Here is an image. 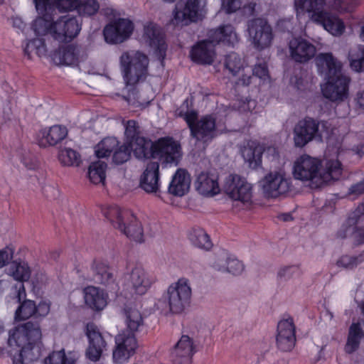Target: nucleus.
Here are the masks:
<instances>
[{
	"label": "nucleus",
	"mask_w": 364,
	"mask_h": 364,
	"mask_svg": "<svg viewBox=\"0 0 364 364\" xmlns=\"http://www.w3.org/2000/svg\"><path fill=\"white\" fill-rule=\"evenodd\" d=\"M42 332L38 323L26 322L10 331L8 343L10 346L21 348L13 358V364H30L38 360L43 349Z\"/></svg>",
	"instance_id": "nucleus-1"
},
{
	"label": "nucleus",
	"mask_w": 364,
	"mask_h": 364,
	"mask_svg": "<svg viewBox=\"0 0 364 364\" xmlns=\"http://www.w3.org/2000/svg\"><path fill=\"white\" fill-rule=\"evenodd\" d=\"M321 75L326 80L323 96L331 101H343L348 97L350 79L342 73V64L331 53H319L316 58Z\"/></svg>",
	"instance_id": "nucleus-2"
},
{
	"label": "nucleus",
	"mask_w": 364,
	"mask_h": 364,
	"mask_svg": "<svg viewBox=\"0 0 364 364\" xmlns=\"http://www.w3.org/2000/svg\"><path fill=\"white\" fill-rule=\"evenodd\" d=\"M237 41V34L231 25H225L212 30L209 33V39L198 43L190 53L193 61L198 64L210 65L214 61L215 44L223 43L225 45H233Z\"/></svg>",
	"instance_id": "nucleus-3"
},
{
	"label": "nucleus",
	"mask_w": 364,
	"mask_h": 364,
	"mask_svg": "<svg viewBox=\"0 0 364 364\" xmlns=\"http://www.w3.org/2000/svg\"><path fill=\"white\" fill-rule=\"evenodd\" d=\"M119 63L127 85L144 81L148 75V57L139 51H127L122 54Z\"/></svg>",
	"instance_id": "nucleus-4"
},
{
	"label": "nucleus",
	"mask_w": 364,
	"mask_h": 364,
	"mask_svg": "<svg viewBox=\"0 0 364 364\" xmlns=\"http://www.w3.org/2000/svg\"><path fill=\"white\" fill-rule=\"evenodd\" d=\"M192 289L190 281L181 277L168 286L164 294L168 310L173 314H181L190 306Z\"/></svg>",
	"instance_id": "nucleus-5"
},
{
	"label": "nucleus",
	"mask_w": 364,
	"mask_h": 364,
	"mask_svg": "<svg viewBox=\"0 0 364 364\" xmlns=\"http://www.w3.org/2000/svg\"><path fill=\"white\" fill-rule=\"evenodd\" d=\"M321 161L309 155L301 156L294 163V176L296 179L309 181L311 188L321 187Z\"/></svg>",
	"instance_id": "nucleus-6"
},
{
	"label": "nucleus",
	"mask_w": 364,
	"mask_h": 364,
	"mask_svg": "<svg viewBox=\"0 0 364 364\" xmlns=\"http://www.w3.org/2000/svg\"><path fill=\"white\" fill-rule=\"evenodd\" d=\"M247 28L249 40L255 48L261 50L271 46L274 33L271 25L266 18L250 19L247 21Z\"/></svg>",
	"instance_id": "nucleus-7"
},
{
	"label": "nucleus",
	"mask_w": 364,
	"mask_h": 364,
	"mask_svg": "<svg viewBox=\"0 0 364 364\" xmlns=\"http://www.w3.org/2000/svg\"><path fill=\"white\" fill-rule=\"evenodd\" d=\"M326 122L310 117H305L298 121L293 129V140L295 147L303 148L310 141L319 138L321 139L322 134L319 126L325 127Z\"/></svg>",
	"instance_id": "nucleus-8"
},
{
	"label": "nucleus",
	"mask_w": 364,
	"mask_h": 364,
	"mask_svg": "<svg viewBox=\"0 0 364 364\" xmlns=\"http://www.w3.org/2000/svg\"><path fill=\"white\" fill-rule=\"evenodd\" d=\"M207 0H188L186 4H178L174 13V23L187 26L202 20L206 14Z\"/></svg>",
	"instance_id": "nucleus-9"
},
{
	"label": "nucleus",
	"mask_w": 364,
	"mask_h": 364,
	"mask_svg": "<svg viewBox=\"0 0 364 364\" xmlns=\"http://www.w3.org/2000/svg\"><path fill=\"white\" fill-rule=\"evenodd\" d=\"M181 156V144L173 137L164 136L155 141L153 159H159L163 164L176 166Z\"/></svg>",
	"instance_id": "nucleus-10"
},
{
	"label": "nucleus",
	"mask_w": 364,
	"mask_h": 364,
	"mask_svg": "<svg viewBox=\"0 0 364 364\" xmlns=\"http://www.w3.org/2000/svg\"><path fill=\"white\" fill-rule=\"evenodd\" d=\"M80 30L79 21L70 15L60 16L50 25V35L59 42L72 40L78 35Z\"/></svg>",
	"instance_id": "nucleus-11"
},
{
	"label": "nucleus",
	"mask_w": 364,
	"mask_h": 364,
	"mask_svg": "<svg viewBox=\"0 0 364 364\" xmlns=\"http://www.w3.org/2000/svg\"><path fill=\"white\" fill-rule=\"evenodd\" d=\"M358 0H295L297 10L317 11L323 8L333 9L339 11H351Z\"/></svg>",
	"instance_id": "nucleus-12"
},
{
	"label": "nucleus",
	"mask_w": 364,
	"mask_h": 364,
	"mask_svg": "<svg viewBox=\"0 0 364 364\" xmlns=\"http://www.w3.org/2000/svg\"><path fill=\"white\" fill-rule=\"evenodd\" d=\"M219 135L216 127V118L212 114L203 116L194 127H191V136L196 142L207 146L214 138Z\"/></svg>",
	"instance_id": "nucleus-13"
},
{
	"label": "nucleus",
	"mask_w": 364,
	"mask_h": 364,
	"mask_svg": "<svg viewBox=\"0 0 364 364\" xmlns=\"http://www.w3.org/2000/svg\"><path fill=\"white\" fill-rule=\"evenodd\" d=\"M263 192L267 197L277 198L291 189V180L282 172H270L262 180Z\"/></svg>",
	"instance_id": "nucleus-14"
},
{
	"label": "nucleus",
	"mask_w": 364,
	"mask_h": 364,
	"mask_svg": "<svg viewBox=\"0 0 364 364\" xmlns=\"http://www.w3.org/2000/svg\"><path fill=\"white\" fill-rule=\"evenodd\" d=\"M85 334L88 339L86 355L90 360L96 362L100 360L104 351L107 350V341L94 323L87 324Z\"/></svg>",
	"instance_id": "nucleus-15"
},
{
	"label": "nucleus",
	"mask_w": 364,
	"mask_h": 364,
	"mask_svg": "<svg viewBox=\"0 0 364 364\" xmlns=\"http://www.w3.org/2000/svg\"><path fill=\"white\" fill-rule=\"evenodd\" d=\"M288 48L289 57L298 63H308L316 53V46L301 36L292 38L288 43Z\"/></svg>",
	"instance_id": "nucleus-16"
},
{
	"label": "nucleus",
	"mask_w": 364,
	"mask_h": 364,
	"mask_svg": "<svg viewBox=\"0 0 364 364\" xmlns=\"http://www.w3.org/2000/svg\"><path fill=\"white\" fill-rule=\"evenodd\" d=\"M115 343L116 348L112 353L113 360L115 363H122L134 353L137 347L135 332L123 331L115 337Z\"/></svg>",
	"instance_id": "nucleus-17"
},
{
	"label": "nucleus",
	"mask_w": 364,
	"mask_h": 364,
	"mask_svg": "<svg viewBox=\"0 0 364 364\" xmlns=\"http://www.w3.org/2000/svg\"><path fill=\"white\" fill-rule=\"evenodd\" d=\"M225 191L232 200L247 203L252 198V186L238 175H230L225 185Z\"/></svg>",
	"instance_id": "nucleus-18"
},
{
	"label": "nucleus",
	"mask_w": 364,
	"mask_h": 364,
	"mask_svg": "<svg viewBox=\"0 0 364 364\" xmlns=\"http://www.w3.org/2000/svg\"><path fill=\"white\" fill-rule=\"evenodd\" d=\"M39 15L52 17L60 12L70 11L77 9L79 0H33Z\"/></svg>",
	"instance_id": "nucleus-19"
},
{
	"label": "nucleus",
	"mask_w": 364,
	"mask_h": 364,
	"mask_svg": "<svg viewBox=\"0 0 364 364\" xmlns=\"http://www.w3.org/2000/svg\"><path fill=\"white\" fill-rule=\"evenodd\" d=\"M87 57L85 49L82 46L70 44L63 46L52 55V59L56 65H73Z\"/></svg>",
	"instance_id": "nucleus-20"
},
{
	"label": "nucleus",
	"mask_w": 364,
	"mask_h": 364,
	"mask_svg": "<svg viewBox=\"0 0 364 364\" xmlns=\"http://www.w3.org/2000/svg\"><path fill=\"white\" fill-rule=\"evenodd\" d=\"M295 343V326L293 318H288L280 321L277 325V348L282 352H289L294 348Z\"/></svg>",
	"instance_id": "nucleus-21"
},
{
	"label": "nucleus",
	"mask_w": 364,
	"mask_h": 364,
	"mask_svg": "<svg viewBox=\"0 0 364 364\" xmlns=\"http://www.w3.org/2000/svg\"><path fill=\"white\" fill-rule=\"evenodd\" d=\"M155 282V277L140 266L134 267L129 274L131 289L138 295L145 294Z\"/></svg>",
	"instance_id": "nucleus-22"
},
{
	"label": "nucleus",
	"mask_w": 364,
	"mask_h": 364,
	"mask_svg": "<svg viewBox=\"0 0 364 364\" xmlns=\"http://www.w3.org/2000/svg\"><path fill=\"white\" fill-rule=\"evenodd\" d=\"M159 166L158 161H150L140 177L139 186L147 193L157 194L160 192Z\"/></svg>",
	"instance_id": "nucleus-23"
},
{
	"label": "nucleus",
	"mask_w": 364,
	"mask_h": 364,
	"mask_svg": "<svg viewBox=\"0 0 364 364\" xmlns=\"http://www.w3.org/2000/svg\"><path fill=\"white\" fill-rule=\"evenodd\" d=\"M263 152L272 155L273 158H278V152L274 147L269 146L266 150L256 142L248 143L247 146L242 149V156L252 168H257L262 164Z\"/></svg>",
	"instance_id": "nucleus-24"
},
{
	"label": "nucleus",
	"mask_w": 364,
	"mask_h": 364,
	"mask_svg": "<svg viewBox=\"0 0 364 364\" xmlns=\"http://www.w3.org/2000/svg\"><path fill=\"white\" fill-rule=\"evenodd\" d=\"M323 9L317 11H306L314 13L312 18L314 21L321 25L327 31L333 36L341 35L345 29L343 21L338 17L324 11Z\"/></svg>",
	"instance_id": "nucleus-25"
},
{
	"label": "nucleus",
	"mask_w": 364,
	"mask_h": 364,
	"mask_svg": "<svg viewBox=\"0 0 364 364\" xmlns=\"http://www.w3.org/2000/svg\"><path fill=\"white\" fill-rule=\"evenodd\" d=\"M68 135V129L62 125H54L48 129H43L38 134V144L41 147L55 146Z\"/></svg>",
	"instance_id": "nucleus-26"
},
{
	"label": "nucleus",
	"mask_w": 364,
	"mask_h": 364,
	"mask_svg": "<svg viewBox=\"0 0 364 364\" xmlns=\"http://www.w3.org/2000/svg\"><path fill=\"white\" fill-rule=\"evenodd\" d=\"M193 354V341L188 336H181L171 352L173 364H189Z\"/></svg>",
	"instance_id": "nucleus-27"
},
{
	"label": "nucleus",
	"mask_w": 364,
	"mask_h": 364,
	"mask_svg": "<svg viewBox=\"0 0 364 364\" xmlns=\"http://www.w3.org/2000/svg\"><path fill=\"white\" fill-rule=\"evenodd\" d=\"M191 183V176L183 168H178L172 177L168 188V193L181 197L186 194L190 189Z\"/></svg>",
	"instance_id": "nucleus-28"
},
{
	"label": "nucleus",
	"mask_w": 364,
	"mask_h": 364,
	"mask_svg": "<svg viewBox=\"0 0 364 364\" xmlns=\"http://www.w3.org/2000/svg\"><path fill=\"white\" fill-rule=\"evenodd\" d=\"M143 38L146 43L159 51L163 58L164 57L166 46L159 26L153 23L146 25L144 28Z\"/></svg>",
	"instance_id": "nucleus-29"
},
{
	"label": "nucleus",
	"mask_w": 364,
	"mask_h": 364,
	"mask_svg": "<svg viewBox=\"0 0 364 364\" xmlns=\"http://www.w3.org/2000/svg\"><path fill=\"white\" fill-rule=\"evenodd\" d=\"M197 191L205 196H213L220 192L218 176L214 173L201 172L195 182Z\"/></svg>",
	"instance_id": "nucleus-30"
},
{
	"label": "nucleus",
	"mask_w": 364,
	"mask_h": 364,
	"mask_svg": "<svg viewBox=\"0 0 364 364\" xmlns=\"http://www.w3.org/2000/svg\"><path fill=\"white\" fill-rule=\"evenodd\" d=\"M90 269L95 282L105 286L114 284L115 278L114 274L107 262L100 259H94L90 264Z\"/></svg>",
	"instance_id": "nucleus-31"
},
{
	"label": "nucleus",
	"mask_w": 364,
	"mask_h": 364,
	"mask_svg": "<svg viewBox=\"0 0 364 364\" xmlns=\"http://www.w3.org/2000/svg\"><path fill=\"white\" fill-rule=\"evenodd\" d=\"M134 155L138 159H148L153 158L155 141L145 136L138 138L129 144Z\"/></svg>",
	"instance_id": "nucleus-32"
},
{
	"label": "nucleus",
	"mask_w": 364,
	"mask_h": 364,
	"mask_svg": "<svg viewBox=\"0 0 364 364\" xmlns=\"http://www.w3.org/2000/svg\"><path fill=\"white\" fill-rule=\"evenodd\" d=\"M119 230L127 237L141 242L143 241V228L141 223L132 213V217H128L123 224L119 225Z\"/></svg>",
	"instance_id": "nucleus-33"
},
{
	"label": "nucleus",
	"mask_w": 364,
	"mask_h": 364,
	"mask_svg": "<svg viewBox=\"0 0 364 364\" xmlns=\"http://www.w3.org/2000/svg\"><path fill=\"white\" fill-rule=\"evenodd\" d=\"M343 172L342 164L338 159H329L325 161L321 168V186L331 181L338 180Z\"/></svg>",
	"instance_id": "nucleus-34"
},
{
	"label": "nucleus",
	"mask_w": 364,
	"mask_h": 364,
	"mask_svg": "<svg viewBox=\"0 0 364 364\" xmlns=\"http://www.w3.org/2000/svg\"><path fill=\"white\" fill-rule=\"evenodd\" d=\"M127 329L131 332H137L144 326V322L140 311L132 306H126L123 309Z\"/></svg>",
	"instance_id": "nucleus-35"
},
{
	"label": "nucleus",
	"mask_w": 364,
	"mask_h": 364,
	"mask_svg": "<svg viewBox=\"0 0 364 364\" xmlns=\"http://www.w3.org/2000/svg\"><path fill=\"white\" fill-rule=\"evenodd\" d=\"M363 336V332L360 323H353L348 330L347 341L344 350L348 354L356 351L360 346V341Z\"/></svg>",
	"instance_id": "nucleus-36"
},
{
	"label": "nucleus",
	"mask_w": 364,
	"mask_h": 364,
	"mask_svg": "<svg viewBox=\"0 0 364 364\" xmlns=\"http://www.w3.org/2000/svg\"><path fill=\"white\" fill-rule=\"evenodd\" d=\"M85 304L92 309L100 311L106 306V300L100 289L95 287H87L84 289Z\"/></svg>",
	"instance_id": "nucleus-37"
},
{
	"label": "nucleus",
	"mask_w": 364,
	"mask_h": 364,
	"mask_svg": "<svg viewBox=\"0 0 364 364\" xmlns=\"http://www.w3.org/2000/svg\"><path fill=\"white\" fill-rule=\"evenodd\" d=\"M103 214L114 225L119 229V225L123 224L128 217H132V212L121 210L117 205H111L103 210Z\"/></svg>",
	"instance_id": "nucleus-38"
},
{
	"label": "nucleus",
	"mask_w": 364,
	"mask_h": 364,
	"mask_svg": "<svg viewBox=\"0 0 364 364\" xmlns=\"http://www.w3.org/2000/svg\"><path fill=\"white\" fill-rule=\"evenodd\" d=\"M120 142L115 137H106L99 142L95 147V153L97 158L109 156Z\"/></svg>",
	"instance_id": "nucleus-39"
},
{
	"label": "nucleus",
	"mask_w": 364,
	"mask_h": 364,
	"mask_svg": "<svg viewBox=\"0 0 364 364\" xmlns=\"http://www.w3.org/2000/svg\"><path fill=\"white\" fill-rule=\"evenodd\" d=\"M189 238L192 244L198 248L208 250L213 246L209 235L202 228H193L190 232Z\"/></svg>",
	"instance_id": "nucleus-40"
},
{
	"label": "nucleus",
	"mask_w": 364,
	"mask_h": 364,
	"mask_svg": "<svg viewBox=\"0 0 364 364\" xmlns=\"http://www.w3.org/2000/svg\"><path fill=\"white\" fill-rule=\"evenodd\" d=\"M122 124L124 127L125 143L128 145L136 141V139L143 136L142 128L137 121L123 120Z\"/></svg>",
	"instance_id": "nucleus-41"
},
{
	"label": "nucleus",
	"mask_w": 364,
	"mask_h": 364,
	"mask_svg": "<svg viewBox=\"0 0 364 364\" xmlns=\"http://www.w3.org/2000/svg\"><path fill=\"white\" fill-rule=\"evenodd\" d=\"M348 60L352 70L356 72L364 71V46L361 45L351 48L348 53Z\"/></svg>",
	"instance_id": "nucleus-42"
},
{
	"label": "nucleus",
	"mask_w": 364,
	"mask_h": 364,
	"mask_svg": "<svg viewBox=\"0 0 364 364\" xmlns=\"http://www.w3.org/2000/svg\"><path fill=\"white\" fill-rule=\"evenodd\" d=\"M107 166V164L104 161L92 162L88 168V177L90 181L95 184H104Z\"/></svg>",
	"instance_id": "nucleus-43"
},
{
	"label": "nucleus",
	"mask_w": 364,
	"mask_h": 364,
	"mask_svg": "<svg viewBox=\"0 0 364 364\" xmlns=\"http://www.w3.org/2000/svg\"><path fill=\"white\" fill-rule=\"evenodd\" d=\"M9 273L14 279L21 282L28 281L31 277L30 267L25 262H13L9 268Z\"/></svg>",
	"instance_id": "nucleus-44"
},
{
	"label": "nucleus",
	"mask_w": 364,
	"mask_h": 364,
	"mask_svg": "<svg viewBox=\"0 0 364 364\" xmlns=\"http://www.w3.org/2000/svg\"><path fill=\"white\" fill-rule=\"evenodd\" d=\"M58 158L60 163L67 166H79L82 162L80 154L70 148L61 149Z\"/></svg>",
	"instance_id": "nucleus-45"
},
{
	"label": "nucleus",
	"mask_w": 364,
	"mask_h": 364,
	"mask_svg": "<svg viewBox=\"0 0 364 364\" xmlns=\"http://www.w3.org/2000/svg\"><path fill=\"white\" fill-rule=\"evenodd\" d=\"M20 304L15 313L16 319L25 320L35 316L36 304L33 301L25 299Z\"/></svg>",
	"instance_id": "nucleus-46"
},
{
	"label": "nucleus",
	"mask_w": 364,
	"mask_h": 364,
	"mask_svg": "<svg viewBox=\"0 0 364 364\" xmlns=\"http://www.w3.org/2000/svg\"><path fill=\"white\" fill-rule=\"evenodd\" d=\"M54 16L48 17L43 15H40L33 23L32 28L34 33L37 36H44L49 33L50 34V25L52 23L51 20L53 19Z\"/></svg>",
	"instance_id": "nucleus-47"
},
{
	"label": "nucleus",
	"mask_w": 364,
	"mask_h": 364,
	"mask_svg": "<svg viewBox=\"0 0 364 364\" xmlns=\"http://www.w3.org/2000/svg\"><path fill=\"white\" fill-rule=\"evenodd\" d=\"M132 150L127 143L119 144L112 154V161L117 165L123 164L131 158Z\"/></svg>",
	"instance_id": "nucleus-48"
},
{
	"label": "nucleus",
	"mask_w": 364,
	"mask_h": 364,
	"mask_svg": "<svg viewBox=\"0 0 364 364\" xmlns=\"http://www.w3.org/2000/svg\"><path fill=\"white\" fill-rule=\"evenodd\" d=\"M225 67L232 75H236L242 68L243 63L237 53L232 52L225 56Z\"/></svg>",
	"instance_id": "nucleus-49"
},
{
	"label": "nucleus",
	"mask_w": 364,
	"mask_h": 364,
	"mask_svg": "<svg viewBox=\"0 0 364 364\" xmlns=\"http://www.w3.org/2000/svg\"><path fill=\"white\" fill-rule=\"evenodd\" d=\"M103 34L106 42L109 43L117 44L124 42L123 37L114 22L105 27Z\"/></svg>",
	"instance_id": "nucleus-50"
},
{
	"label": "nucleus",
	"mask_w": 364,
	"mask_h": 364,
	"mask_svg": "<svg viewBox=\"0 0 364 364\" xmlns=\"http://www.w3.org/2000/svg\"><path fill=\"white\" fill-rule=\"evenodd\" d=\"M35 50L36 53L38 56L44 55L46 53V44L45 41L41 38H33L32 40H30L25 48H24V53L26 54L28 58H30V53Z\"/></svg>",
	"instance_id": "nucleus-51"
},
{
	"label": "nucleus",
	"mask_w": 364,
	"mask_h": 364,
	"mask_svg": "<svg viewBox=\"0 0 364 364\" xmlns=\"http://www.w3.org/2000/svg\"><path fill=\"white\" fill-rule=\"evenodd\" d=\"M99 4L96 0H79L77 12L80 16H90L97 13L99 9Z\"/></svg>",
	"instance_id": "nucleus-52"
},
{
	"label": "nucleus",
	"mask_w": 364,
	"mask_h": 364,
	"mask_svg": "<svg viewBox=\"0 0 364 364\" xmlns=\"http://www.w3.org/2000/svg\"><path fill=\"white\" fill-rule=\"evenodd\" d=\"M299 267L295 265L284 266L279 269L277 278L279 282H287L294 276H300Z\"/></svg>",
	"instance_id": "nucleus-53"
},
{
	"label": "nucleus",
	"mask_w": 364,
	"mask_h": 364,
	"mask_svg": "<svg viewBox=\"0 0 364 364\" xmlns=\"http://www.w3.org/2000/svg\"><path fill=\"white\" fill-rule=\"evenodd\" d=\"M348 227L346 228L345 232L343 233L341 231L338 232V237L345 238L347 237V232H352L355 242L360 245L364 243V229L356 227H351L355 223H349L348 221ZM358 225L359 223H355Z\"/></svg>",
	"instance_id": "nucleus-54"
},
{
	"label": "nucleus",
	"mask_w": 364,
	"mask_h": 364,
	"mask_svg": "<svg viewBox=\"0 0 364 364\" xmlns=\"http://www.w3.org/2000/svg\"><path fill=\"white\" fill-rule=\"evenodd\" d=\"M364 261V254L358 256L343 255L337 262L338 267L346 269H353Z\"/></svg>",
	"instance_id": "nucleus-55"
},
{
	"label": "nucleus",
	"mask_w": 364,
	"mask_h": 364,
	"mask_svg": "<svg viewBox=\"0 0 364 364\" xmlns=\"http://www.w3.org/2000/svg\"><path fill=\"white\" fill-rule=\"evenodd\" d=\"M116 27L119 29L121 36L123 37L124 41L127 40L132 33L134 30L133 23L125 18H119L114 21Z\"/></svg>",
	"instance_id": "nucleus-56"
},
{
	"label": "nucleus",
	"mask_w": 364,
	"mask_h": 364,
	"mask_svg": "<svg viewBox=\"0 0 364 364\" xmlns=\"http://www.w3.org/2000/svg\"><path fill=\"white\" fill-rule=\"evenodd\" d=\"M44 364H73V361L69 360L65 353L64 350L54 351L50 354L45 360Z\"/></svg>",
	"instance_id": "nucleus-57"
},
{
	"label": "nucleus",
	"mask_w": 364,
	"mask_h": 364,
	"mask_svg": "<svg viewBox=\"0 0 364 364\" xmlns=\"http://www.w3.org/2000/svg\"><path fill=\"white\" fill-rule=\"evenodd\" d=\"M242 271V263L235 258L230 257L225 272L237 275L240 274Z\"/></svg>",
	"instance_id": "nucleus-58"
},
{
	"label": "nucleus",
	"mask_w": 364,
	"mask_h": 364,
	"mask_svg": "<svg viewBox=\"0 0 364 364\" xmlns=\"http://www.w3.org/2000/svg\"><path fill=\"white\" fill-rule=\"evenodd\" d=\"M253 75L262 80H266L269 77L268 68L265 63L256 64L252 69Z\"/></svg>",
	"instance_id": "nucleus-59"
},
{
	"label": "nucleus",
	"mask_w": 364,
	"mask_h": 364,
	"mask_svg": "<svg viewBox=\"0 0 364 364\" xmlns=\"http://www.w3.org/2000/svg\"><path fill=\"white\" fill-rule=\"evenodd\" d=\"M229 258L230 257H228V254L225 252L218 255L215 262L213 263L214 268L218 271L225 272Z\"/></svg>",
	"instance_id": "nucleus-60"
},
{
	"label": "nucleus",
	"mask_w": 364,
	"mask_h": 364,
	"mask_svg": "<svg viewBox=\"0 0 364 364\" xmlns=\"http://www.w3.org/2000/svg\"><path fill=\"white\" fill-rule=\"evenodd\" d=\"M179 115L182 117L187 123L190 132L191 131V127H194L196 122L199 120V119H198V112L194 110L186 112L185 113L181 112Z\"/></svg>",
	"instance_id": "nucleus-61"
},
{
	"label": "nucleus",
	"mask_w": 364,
	"mask_h": 364,
	"mask_svg": "<svg viewBox=\"0 0 364 364\" xmlns=\"http://www.w3.org/2000/svg\"><path fill=\"white\" fill-rule=\"evenodd\" d=\"M14 250L10 247H5L0 250V269L6 266L12 259Z\"/></svg>",
	"instance_id": "nucleus-62"
},
{
	"label": "nucleus",
	"mask_w": 364,
	"mask_h": 364,
	"mask_svg": "<svg viewBox=\"0 0 364 364\" xmlns=\"http://www.w3.org/2000/svg\"><path fill=\"white\" fill-rule=\"evenodd\" d=\"M50 309V304L46 301H41L38 305H36L35 317H45L47 316Z\"/></svg>",
	"instance_id": "nucleus-63"
},
{
	"label": "nucleus",
	"mask_w": 364,
	"mask_h": 364,
	"mask_svg": "<svg viewBox=\"0 0 364 364\" xmlns=\"http://www.w3.org/2000/svg\"><path fill=\"white\" fill-rule=\"evenodd\" d=\"M223 5L227 13H233L240 9L242 5V0H223Z\"/></svg>",
	"instance_id": "nucleus-64"
}]
</instances>
